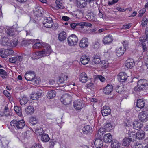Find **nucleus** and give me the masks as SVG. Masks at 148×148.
<instances>
[{
	"mask_svg": "<svg viewBox=\"0 0 148 148\" xmlns=\"http://www.w3.org/2000/svg\"><path fill=\"white\" fill-rule=\"evenodd\" d=\"M135 91H144L147 92L148 91V81L145 79L138 80L137 82V85L134 89Z\"/></svg>",
	"mask_w": 148,
	"mask_h": 148,
	"instance_id": "obj_1",
	"label": "nucleus"
},
{
	"mask_svg": "<svg viewBox=\"0 0 148 148\" xmlns=\"http://www.w3.org/2000/svg\"><path fill=\"white\" fill-rule=\"evenodd\" d=\"M25 122L24 120H13L10 122V124L12 127L17 130H22L25 125Z\"/></svg>",
	"mask_w": 148,
	"mask_h": 148,
	"instance_id": "obj_2",
	"label": "nucleus"
},
{
	"mask_svg": "<svg viewBox=\"0 0 148 148\" xmlns=\"http://www.w3.org/2000/svg\"><path fill=\"white\" fill-rule=\"evenodd\" d=\"M44 49L41 51H38L36 52V53L38 56L39 58L45 56H49L51 52V48L49 45V46H46L45 47Z\"/></svg>",
	"mask_w": 148,
	"mask_h": 148,
	"instance_id": "obj_3",
	"label": "nucleus"
},
{
	"mask_svg": "<svg viewBox=\"0 0 148 148\" xmlns=\"http://www.w3.org/2000/svg\"><path fill=\"white\" fill-rule=\"evenodd\" d=\"M33 40L35 43L33 45L32 47L34 49H39L46 47V46H49V44L42 42L41 40L38 39H34Z\"/></svg>",
	"mask_w": 148,
	"mask_h": 148,
	"instance_id": "obj_4",
	"label": "nucleus"
},
{
	"mask_svg": "<svg viewBox=\"0 0 148 148\" xmlns=\"http://www.w3.org/2000/svg\"><path fill=\"white\" fill-rule=\"evenodd\" d=\"M72 97L68 94H65L62 95L60 98L61 102L65 105H67L71 103Z\"/></svg>",
	"mask_w": 148,
	"mask_h": 148,
	"instance_id": "obj_5",
	"label": "nucleus"
},
{
	"mask_svg": "<svg viewBox=\"0 0 148 148\" xmlns=\"http://www.w3.org/2000/svg\"><path fill=\"white\" fill-rule=\"evenodd\" d=\"M78 40L77 37L75 34H72L68 38V43L71 46L76 45Z\"/></svg>",
	"mask_w": 148,
	"mask_h": 148,
	"instance_id": "obj_6",
	"label": "nucleus"
},
{
	"mask_svg": "<svg viewBox=\"0 0 148 148\" xmlns=\"http://www.w3.org/2000/svg\"><path fill=\"white\" fill-rule=\"evenodd\" d=\"M73 105L75 108L77 110H80L86 106L84 101L80 99L75 101L73 102Z\"/></svg>",
	"mask_w": 148,
	"mask_h": 148,
	"instance_id": "obj_7",
	"label": "nucleus"
},
{
	"mask_svg": "<svg viewBox=\"0 0 148 148\" xmlns=\"http://www.w3.org/2000/svg\"><path fill=\"white\" fill-rule=\"evenodd\" d=\"M25 78L27 81H33L36 76V73L33 71H29L26 72L25 75Z\"/></svg>",
	"mask_w": 148,
	"mask_h": 148,
	"instance_id": "obj_8",
	"label": "nucleus"
},
{
	"mask_svg": "<svg viewBox=\"0 0 148 148\" xmlns=\"http://www.w3.org/2000/svg\"><path fill=\"white\" fill-rule=\"evenodd\" d=\"M43 24L44 26L47 28H51L53 25V20L50 17L45 18L43 21Z\"/></svg>",
	"mask_w": 148,
	"mask_h": 148,
	"instance_id": "obj_9",
	"label": "nucleus"
},
{
	"mask_svg": "<svg viewBox=\"0 0 148 148\" xmlns=\"http://www.w3.org/2000/svg\"><path fill=\"white\" fill-rule=\"evenodd\" d=\"M138 118L141 122H146L148 120V115L146 112L142 111L139 114Z\"/></svg>",
	"mask_w": 148,
	"mask_h": 148,
	"instance_id": "obj_10",
	"label": "nucleus"
},
{
	"mask_svg": "<svg viewBox=\"0 0 148 148\" xmlns=\"http://www.w3.org/2000/svg\"><path fill=\"white\" fill-rule=\"evenodd\" d=\"M80 131L82 134H89L92 132V129L90 125H86L82 129H81Z\"/></svg>",
	"mask_w": 148,
	"mask_h": 148,
	"instance_id": "obj_11",
	"label": "nucleus"
},
{
	"mask_svg": "<svg viewBox=\"0 0 148 148\" xmlns=\"http://www.w3.org/2000/svg\"><path fill=\"white\" fill-rule=\"evenodd\" d=\"M79 45L82 49H85L88 46V39L86 38H83L80 41Z\"/></svg>",
	"mask_w": 148,
	"mask_h": 148,
	"instance_id": "obj_12",
	"label": "nucleus"
},
{
	"mask_svg": "<svg viewBox=\"0 0 148 148\" xmlns=\"http://www.w3.org/2000/svg\"><path fill=\"white\" fill-rule=\"evenodd\" d=\"M101 111L102 116H103L110 114L111 112V110L110 107L106 106H105L102 108Z\"/></svg>",
	"mask_w": 148,
	"mask_h": 148,
	"instance_id": "obj_13",
	"label": "nucleus"
},
{
	"mask_svg": "<svg viewBox=\"0 0 148 148\" xmlns=\"http://www.w3.org/2000/svg\"><path fill=\"white\" fill-rule=\"evenodd\" d=\"M113 40L112 36L109 34L104 37L102 40V42L104 44H108L111 43Z\"/></svg>",
	"mask_w": 148,
	"mask_h": 148,
	"instance_id": "obj_14",
	"label": "nucleus"
},
{
	"mask_svg": "<svg viewBox=\"0 0 148 148\" xmlns=\"http://www.w3.org/2000/svg\"><path fill=\"white\" fill-rule=\"evenodd\" d=\"M128 76L127 74L124 72L120 73L118 75V80L120 82H125L127 79Z\"/></svg>",
	"mask_w": 148,
	"mask_h": 148,
	"instance_id": "obj_15",
	"label": "nucleus"
},
{
	"mask_svg": "<svg viewBox=\"0 0 148 148\" xmlns=\"http://www.w3.org/2000/svg\"><path fill=\"white\" fill-rule=\"evenodd\" d=\"M113 90V87L111 84H108L103 89V92L106 94H110Z\"/></svg>",
	"mask_w": 148,
	"mask_h": 148,
	"instance_id": "obj_16",
	"label": "nucleus"
},
{
	"mask_svg": "<svg viewBox=\"0 0 148 148\" xmlns=\"http://www.w3.org/2000/svg\"><path fill=\"white\" fill-rule=\"evenodd\" d=\"M23 57L21 56H15L13 57H12L9 58V62L11 63H14L16 62H19L22 60Z\"/></svg>",
	"mask_w": 148,
	"mask_h": 148,
	"instance_id": "obj_17",
	"label": "nucleus"
},
{
	"mask_svg": "<svg viewBox=\"0 0 148 148\" xmlns=\"http://www.w3.org/2000/svg\"><path fill=\"white\" fill-rule=\"evenodd\" d=\"M87 4L86 0H77L76 5L78 7L81 8H84Z\"/></svg>",
	"mask_w": 148,
	"mask_h": 148,
	"instance_id": "obj_18",
	"label": "nucleus"
},
{
	"mask_svg": "<svg viewBox=\"0 0 148 148\" xmlns=\"http://www.w3.org/2000/svg\"><path fill=\"white\" fill-rule=\"evenodd\" d=\"M101 138H96L95 142L94 145L97 148H101L103 145V141L100 139Z\"/></svg>",
	"mask_w": 148,
	"mask_h": 148,
	"instance_id": "obj_19",
	"label": "nucleus"
},
{
	"mask_svg": "<svg viewBox=\"0 0 148 148\" xmlns=\"http://www.w3.org/2000/svg\"><path fill=\"white\" fill-rule=\"evenodd\" d=\"M126 50V49L122 47H119L116 49V54L119 57L121 56L124 54Z\"/></svg>",
	"mask_w": 148,
	"mask_h": 148,
	"instance_id": "obj_20",
	"label": "nucleus"
},
{
	"mask_svg": "<svg viewBox=\"0 0 148 148\" xmlns=\"http://www.w3.org/2000/svg\"><path fill=\"white\" fill-rule=\"evenodd\" d=\"M88 78V76L84 72H82L80 75L79 80L82 83H86L87 80Z\"/></svg>",
	"mask_w": 148,
	"mask_h": 148,
	"instance_id": "obj_21",
	"label": "nucleus"
},
{
	"mask_svg": "<svg viewBox=\"0 0 148 148\" xmlns=\"http://www.w3.org/2000/svg\"><path fill=\"white\" fill-rule=\"evenodd\" d=\"M112 138L110 133H107L104 136L103 138L104 141L106 143H110L112 142Z\"/></svg>",
	"mask_w": 148,
	"mask_h": 148,
	"instance_id": "obj_22",
	"label": "nucleus"
},
{
	"mask_svg": "<svg viewBox=\"0 0 148 148\" xmlns=\"http://www.w3.org/2000/svg\"><path fill=\"white\" fill-rule=\"evenodd\" d=\"M66 32L64 31H62L58 34V38L60 41H63L66 39Z\"/></svg>",
	"mask_w": 148,
	"mask_h": 148,
	"instance_id": "obj_23",
	"label": "nucleus"
},
{
	"mask_svg": "<svg viewBox=\"0 0 148 148\" xmlns=\"http://www.w3.org/2000/svg\"><path fill=\"white\" fill-rule=\"evenodd\" d=\"M68 78V76L65 74H62L59 77V82L61 84L65 83V82H66Z\"/></svg>",
	"mask_w": 148,
	"mask_h": 148,
	"instance_id": "obj_24",
	"label": "nucleus"
},
{
	"mask_svg": "<svg viewBox=\"0 0 148 148\" xmlns=\"http://www.w3.org/2000/svg\"><path fill=\"white\" fill-rule=\"evenodd\" d=\"M10 42L9 39L8 37L4 36L2 38L1 44L3 46L9 47Z\"/></svg>",
	"mask_w": 148,
	"mask_h": 148,
	"instance_id": "obj_25",
	"label": "nucleus"
},
{
	"mask_svg": "<svg viewBox=\"0 0 148 148\" xmlns=\"http://www.w3.org/2000/svg\"><path fill=\"white\" fill-rule=\"evenodd\" d=\"M111 142L112 148H119L121 146V143L116 140H113Z\"/></svg>",
	"mask_w": 148,
	"mask_h": 148,
	"instance_id": "obj_26",
	"label": "nucleus"
},
{
	"mask_svg": "<svg viewBox=\"0 0 148 148\" xmlns=\"http://www.w3.org/2000/svg\"><path fill=\"white\" fill-rule=\"evenodd\" d=\"M145 136V132L142 130H139L136 133V139H142L144 138Z\"/></svg>",
	"mask_w": 148,
	"mask_h": 148,
	"instance_id": "obj_27",
	"label": "nucleus"
},
{
	"mask_svg": "<svg viewBox=\"0 0 148 148\" xmlns=\"http://www.w3.org/2000/svg\"><path fill=\"white\" fill-rule=\"evenodd\" d=\"M134 64V61L132 59L127 60L125 62V66L128 68L131 69Z\"/></svg>",
	"mask_w": 148,
	"mask_h": 148,
	"instance_id": "obj_28",
	"label": "nucleus"
},
{
	"mask_svg": "<svg viewBox=\"0 0 148 148\" xmlns=\"http://www.w3.org/2000/svg\"><path fill=\"white\" fill-rule=\"evenodd\" d=\"M89 60L90 59L86 55L82 56L80 59L81 63L84 65L88 63Z\"/></svg>",
	"mask_w": 148,
	"mask_h": 148,
	"instance_id": "obj_29",
	"label": "nucleus"
},
{
	"mask_svg": "<svg viewBox=\"0 0 148 148\" xmlns=\"http://www.w3.org/2000/svg\"><path fill=\"white\" fill-rule=\"evenodd\" d=\"M132 124L133 128L137 130L140 129L142 126L141 123L138 121H134Z\"/></svg>",
	"mask_w": 148,
	"mask_h": 148,
	"instance_id": "obj_30",
	"label": "nucleus"
},
{
	"mask_svg": "<svg viewBox=\"0 0 148 148\" xmlns=\"http://www.w3.org/2000/svg\"><path fill=\"white\" fill-rule=\"evenodd\" d=\"M145 105V102L143 99H138L137 102V107L141 109L143 108Z\"/></svg>",
	"mask_w": 148,
	"mask_h": 148,
	"instance_id": "obj_31",
	"label": "nucleus"
},
{
	"mask_svg": "<svg viewBox=\"0 0 148 148\" xmlns=\"http://www.w3.org/2000/svg\"><path fill=\"white\" fill-rule=\"evenodd\" d=\"M113 126L111 123L108 122H106L104 126L105 131L107 132H110L113 129Z\"/></svg>",
	"mask_w": 148,
	"mask_h": 148,
	"instance_id": "obj_32",
	"label": "nucleus"
},
{
	"mask_svg": "<svg viewBox=\"0 0 148 148\" xmlns=\"http://www.w3.org/2000/svg\"><path fill=\"white\" fill-rule=\"evenodd\" d=\"M131 141L132 140H131L130 138L127 137H125L123 140L122 145L125 147L128 146L130 145Z\"/></svg>",
	"mask_w": 148,
	"mask_h": 148,
	"instance_id": "obj_33",
	"label": "nucleus"
},
{
	"mask_svg": "<svg viewBox=\"0 0 148 148\" xmlns=\"http://www.w3.org/2000/svg\"><path fill=\"white\" fill-rule=\"evenodd\" d=\"M56 92L54 90L49 91L47 94V96L49 99H51L53 98L56 95Z\"/></svg>",
	"mask_w": 148,
	"mask_h": 148,
	"instance_id": "obj_34",
	"label": "nucleus"
},
{
	"mask_svg": "<svg viewBox=\"0 0 148 148\" xmlns=\"http://www.w3.org/2000/svg\"><path fill=\"white\" fill-rule=\"evenodd\" d=\"M128 138L134 141L136 139V133L134 132H130L128 133Z\"/></svg>",
	"mask_w": 148,
	"mask_h": 148,
	"instance_id": "obj_35",
	"label": "nucleus"
},
{
	"mask_svg": "<svg viewBox=\"0 0 148 148\" xmlns=\"http://www.w3.org/2000/svg\"><path fill=\"white\" fill-rule=\"evenodd\" d=\"M100 41L98 39L95 40L92 43V47L95 49H98L100 46Z\"/></svg>",
	"mask_w": 148,
	"mask_h": 148,
	"instance_id": "obj_36",
	"label": "nucleus"
},
{
	"mask_svg": "<svg viewBox=\"0 0 148 148\" xmlns=\"http://www.w3.org/2000/svg\"><path fill=\"white\" fill-rule=\"evenodd\" d=\"M27 98L25 96H23L21 98L20 100V103L21 105H24L26 104L28 101Z\"/></svg>",
	"mask_w": 148,
	"mask_h": 148,
	"instance_id": "obj_37",
	"label": "nucleus"
},
{
	"mask_svg": "<svg viewBox=\"0 0 148 148\" xmlns=\"http://www.w3.org/2000/svg\"><path fill=\"white\" fill-rule=\"evenodd\" d=\"M41 140L43 142H47L50 140V138L48 135L46 134H43L41 137Z\"/></svg>",
	"mask_w": 148,
	"mask_h": 148,
	"instance_id": "obj_38",
	"label": "nucleus"
},
{
	"mask_svg": "<svg viewBox=\"0 0 148 148\" xmlns=\"http://www.w3.org/2000/svg\"><path fill=\"white\" fill-rule=\"evenodd\" d=\"M104 129L103 128H100L98 131V132L97 134V136L98 138H101L103 136L104 133Z\"/></svg>",
	"mask_w": 148,
	"mask_h": 148,
	"instance_id": "obj_39",
	"label": "nucleus"
},
{
	"mask_svg": "<svg viewBox=\"0 0 148 148\" xmlns=\"http://www.w3.org/2000/svg\"><path fill=\"white\" fill-rule=\"evenodd\" d=\"M25 112L27 114L30 115L33 113L34 108L33 107L31 106H29L25 109Z\"/></svg>",
	"mask_w": 148,
	"mask_h": 148,
	"instance_id": "obj_40",
	"label": "nucleus"
},
{
	"mask_svg": "<svg viewBox=\"0 0 148 148\" xmlns=\"http://www.w3.org/2000/svg\"><path fill=\"white\" fill-rule=\"evenodd\" d=\"M18 42V40L17 39L12 40L10 42L9 47H16L17 45Z\"/></svg>",
	"mask_w": 148,
	"mask_h": 148,
	"instance_id": "obj_41",
	"label": "nucleus"
},
{
	"mask_svg": "<svg viewBox=\"0 0 148 148\" xmlns=\"http://www.w3.org/2000/svg\"><path fill=\"white\" fill-rule=\"evenodd\" d=\"M7 76V73L4 70L0 69V76L3 79L6 78Z\"/></svg>",
	"mask_w": 148,
	"mask_h": 148,
	"instance_id": "obj_42",
	"label": "nucleus"
},
{
	"mask_svg": "<svg viewBox=\"0 0 148 148\" xmlns=\"http://www.w3.org/2000/svg\"><path fill=\"white\" fill-rule=\"evenodd\" d=\"M14 110L18 115L20 116H22L21 108V107L17 106H15Z\"/></svg>",
	"mask_w": 148,
	"mask_h": 148,
	"instance_id": "obj_43",
	"label": "nucleus"
},
{
	"mask_svg": "<svg viewBox=\"0 0 148 148\" xmlns=\"http://www.w3.org/2000/svg\"><path fill=\"white\" fill-rule=\"evenodd\" d=\"M41 8L39 7L36 9L35 13L37 17L42 16V12L41 11Z\"/></svg>",
	"mask_w": 148,
	"mask_h": 148,
	"instance_id": "obj_44",
	"label": "nucleus"
},
{
	"mask_svg": "<svg viewBox=\"0 0 148 148\" xmlns=\"http://www.w3.org/2000/svg\"><path fill=\"white\" fill-rule=\"evenodd\" d=\"M6 33L9 36H12L14 34V31L11 29H7L6 31Z\"/></svg>",
	"mask_w": 148,
	"mask_h": 148,
	"instance_id": "obj_45",
	"label": "nucleus"
},
{
	"mask_svg": "<svg viewBox=\"0 0 148 148\" xmlns=\"http://www.w3.org/2000/svg\"><path fill=\"white\" fill-rule=\"evenodd\" d=\"M108 62L105 60L101 61L100 63V66L104 68H106L108 66Z\"/></svg>",
	"mask_w": 148,
	"mask_h": 148,
	"instance_id": "obj_46",
	"label": "nucleus"
},
{
	"mask_svg": "<svg viewBox=\"0 0 148 148\" xmlns=\"http://www.w3.org/2000/svg\"><path fill=\"white\" fill-rule=\"evenodd\" d=\"M56 7L57 9H58L60 8L62 9L63 8V6L62 4L60 1L58 0H56Z\"/></svg>",
	"mask_w": 148,
	"mask_h": 148,
	"instance_id": "obj_47",
	"label": "nucleus"
},
{
	"mask_svg": "<svg viewBox=\"0 0 148 148\" xmlns=\"http://www.w3.org/2000/svg\"><path fill=\"white\" fill-rule=\"evenodd\" d=\"M57 142L56 140L51 139L49 142V148H54V146Z\"/></svg>",
	"mask_w": 148,
	"mask_h": 148,
	"instance_id": "obj_48",
	"label": "nucleus"
},
{
	"mask_svg": "<svg viewBox=\"0 0 148 148\" xmlns=\"http://www.w3.org/2000/svg\"><path fill=\"white\" fill-rule=\"evenodd\" d=\"M40 97L41 95H39V93H36L32 94L31 96V98L33 100H37Z\"/></svg>",
	"mask_w": 148,
	"mask_h": 148,
	"instance_id": "obj_49",
	"label": "nucleus"
},
{
	"mask_svg": "<svg viewBox=\"0 0 148 148\" xmlns=\"http://www.w3.org/2000/svg\"><path fill=\"white\" fill-rule=\"evenodd\" d=\"M3 93L4 95L6 96L10 101H12V99L11 97V95L6 90H4Z\"/></svg>",
	"mask_w": 148,
	"mask_h": 148,
	"instance_id": "obj_50",
	"label": "nucleus"
},
{
	"mask_svg": "<svg viewBox=\"0 0 148 148\" xmlns=\"http://www.w3.org/2000/svg\"><path fill=\"white\" fill-rule=\"evenodd\" d=\"M38 122V120L36 117H31L29 120L30 123L33 125H35Z\"/></svg>",
	"mask_w": 148,
	"mask_h": 148,
	"instance_id": "obj_51",
	"label": "nucleus"
},
{
	"mask_svg": "<svg viewBox=\"0 0 148 148\" xmlns=\"http://www.w3.org/2000/svg\"><path fill=\"white\" fill-rule=\"evenodd\" d=\"M33 81V83L35 84H39L40 82V79L39 77H34Z\"/></svg>",
	"mask_w": 148,
	"mask_h": 148,
	"instance_id": "obj_52",
	"label": "nucleus"
},
{
	"mask_svg": "<svg viewBox=\"0 0 148 148\" xmlns=\"http://www.w3.org/2000/svg\"><path fill=\"white\" fill-rule=\"evenodd\" d=\"M5 51L6 58L7 56H9L13 54L14 52L11 49H5Z\"/></svg>",
	"mask_w": 148,
	"mask_h": 148,
	"instance_id": "obj_53",
	"label": "nucleus"
},
{
	"mask_svg": "<svg viewBox=\"0 0 148 148\" xmlns=\"http://www.w3.org/2000/svg\"><path fill=\"white\" fill-rule=\"evenodd\" d=\"M0 56L3 58H6L5 49H0Z\"/></svg>",
	"mask_w": 148,
	"mask_h": 148,
	"instance_id": "obj_54",
	"label": "nucleus"
},
{
	"mask_svg": "<svg viewBox=\"0 0 148 148\" xmlns=\"http://www.w3.org/2000/svg\"><path fill=\"white\" fill-rule=\"evenodd\" d=\"M121 43L123 45V47H122L124 48H125L126 49V47H127L128 45V41L127 40H125L121 42Z\"/></svg>",
	"mask_w": 148,
	"mask_h": 148,
	"instance_id": "obj_55",
	"label": "nucleus"
},
{
	"mask_svg": "<svg viewBox=\"0 0 148 148\" xmlns=\"http://www.w3.org/2000/svg\"><path fill=\"white\" fill-rule=\"evenodd\" d=\"M148 23V20L146 18H144L141 23L142 26L146 27Z\"/></svg>",
	"mask_w": 148,
	"mask_h": 148,
	"instance_id": "obj_56",
	"label": "nucleus"
},
{
	"mask_svg": "<svg viewBox=\"0 0 148 148\" xmlns=\"http://www.w3.org/2000/svg\"><path fill=\"white\" fill-rule=\"evenodd\" d=\"M36 133V134L39 135H42L43 132V130L41 128H36L35 130Z\"/></svg>",
	"mask_w": 148,
	"mask_h": 148,
	"instance_id": "obj_57",
	"label": "nucleus"
},
{
	"mask_svg": "<svg viewBox=\"0 0 148 148\" xmlns=\"http://www.w3.org/2000/svg\"><path fill=\"white\" fill-rule=\"evenodd\" d=\"M32 56H33L31 57V58L33 60H36L39 58V57L38 56V55L36 53V52L33 53Z\"/></svg>",
	"mask_w": 148,
	"mask_h": 148,
	"instance_id": "obj_58",
	"label": "nucleus"
},
{
	"mask_svg": "<svg viewBox=\"0 0 148 148\" xmlns=\"http://www.w3.org/2000/svg\"><path fill=\"white\" fill-rule=\"evenodd\" d=\"M88 18L90 19V20H91L93 21H95L96 20V16H95L93 14H92L90 15Z\"/></svg>",
	"mask_w": 148,
	"mask_h": 148,
	"instance_id": "obj_59",
	"label": "nucleus"
},
{
	"mask_svg": "<svg viewBox=\"0 0 148 148\" xmlns=\"http://www.w3.org/2000/svg\"><path fill=\"white\" fill-rule=\"evenodd\" d=\"M146 11V9L145 8H143L139 12V14H138V17H141L143 14L145 13Z\"/></svg>",
	"mask_w": 148,
	"mask_h": 148,
	"instance_id": "obj_60",
	"label": "nucleus"
},
{
	"mask_svg": "<svg viewBox=\"0 0 148 148\" xmlns=\"http://www.w3.org/2000/svg\"><path fill=\"white\" fill-rule=\"evenodd\" d=\"M23 134L25 138L28 139L30 137L29 132L28 131H27L26 132H24Z\"/></svg>",
	"mask_w": 148,
	"mask_h": 148,
	"instance_id": "obj_61",
	"label": "nucleus"
},
{
	"mask_svg": "<svg viewBox=\"0 0 148 148\" xmlns=\"http://www.w3.org/2000/svg\"><path fill=\"white\" fill-rule=\"evenodd\" d=\"M92 60L99 59L100 58V55L99 54H94L92 57Z\"/></svg>",
	"mask_w": 148,
	"mask_h": 148,
	"instance_id": "obj_62",
	"label": "nucleus"
},
{
	"mask_svg": "<svg viewBox=\"0 0 148 148\" xmlns=\"http://www.w3.org/2000/svg\"><path fill=\"white\" fill-rule=\"evenodd\" d=\"M131 25L129 23L128 24H125L123 26V28L125 29H127L130 27Z\"/></svg>",
	"mask_w": 148,
	"mask_h": 148,
	"instance_id": "obj_63",
	"label": "nucleus"
},
{
	"mask_svg": "<svg viewBox=\"0 0 148 148\" xmlns=\"http://www.w3.org/2000/svg\"><path fill=\"white\" fill-rule=\"evenodd\" d=\"M31 148H43V147L39 144H36L34 145H33Z\"/></svg>",
	"mask_w": 148,
	"mask_h": 148,
	"instance_id": "obj_64",
	"label": "nucleus"
}]
</instances>
